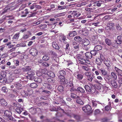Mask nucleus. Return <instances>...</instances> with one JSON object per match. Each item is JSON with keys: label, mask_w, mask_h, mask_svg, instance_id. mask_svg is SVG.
Wrapping results in <instances>:
<instances>
[{"label": "nucleus", "mask_w": 122, "mask_h": 122, "mask_svg": "<svg viewBox=\"0 0 122 122\" xmlns=\"http://www.w3.org/2000/svg\"><path fill=\"white\" fill-rule=\"evenodd\" d=\"M74 75L76 78L78 80H81L83 78V76L81 74H79L77 72H75L74 74Z\"/></svg>", "instance_id": "nucleus-7"}, {"label": "nucleus", "mask_w": 122, "mask_h": 122, "mask_svg": "<svg viewBox=\"0 0 122 122\" xmlns=\"http://www.w3.org/2000/svg\"><path fill=\"white\" fill-rule=\"evenodd\" d=\"M115 42L116 43L120 44H121L122 42L120 41L117 39V40H115Z\"/></svg>", "instance_id": "nucleus-59"}, {"label": "nucleus", "mask_w": 122, "mask_h": 122, "mask_svg": "<svg viewBox=\"0 0 122 122\" xmlns=\"http://www.w3.org/2000/svg\"><path fill=\"white\" fill-rule=\"evenodd\" d=\"M27 74H28L30 75V76H32L34 75V72H32L29 71L28 72Z\"/></svg>", "instance_id": "nucleus-53"}, {"label": "nucleus", "mask_w": 122, "mask_h": 122, "mask_svg": "<svg viewBox=\"0 0 122 122\" xmlns=\"http://www.w3.org/2000/svg\"><path fill=\"white\" fill-rule=\"evenodd\" d=\"M0 103L3 106L5 107L7 105V103L5 100L3 99L0 100Z\"/></svg>", "instance_id": "nucleus-14"}, {"label": "nucleus", "mask_w": 122, "mask_h": 122, "mask_svg": "<svg viewBox=\"0 0 122 122\" xmlns=\"http://www.w3.org/2000/svg\"><path fill=\"white\" fill-rule=\"evenodd\" d=\"M66 37L64 35H62L60 36V40L61 41H66Z\"/></svg>", "instance_id": "nucleus-34"}, {"label": "nucleus", "mask_w": 122, "mask_h": 122, "mask_svg": "<svg viewBox=\"0 0 122 122\" xmlns=\"http://www.w3.org/2000/svg\"><path fill=\"white\" fill-rule=\"evenodd\" d=\"M92 109L91 106L89 105H87L83 107L82 110L85 112L90 111Z\"/></svg>", "instance_id": "nucleus-6"}, {"label": "nucleus", "mask_w": 122, "mask_h": 122, "mask_svg": "<svg viewBox=\"0 0 122 122\" xmlns=\"http://www.w3.org/2000/svg\"><path fill=\"white\" fill-rule=\"evenodd\" d=\"M69 44H67L66 45V47L65 48V50L66 53L68 54L69 53V51L70 49V48L69 46Z\"/></svg>", "instance_id": "nucleus-21"}, {"label": "nucleus", "mask_w": 122, "mask_h": 122, "mask_svg": "<svg viewBox=\"0 0 122 122\" xmlns=\"http://www.w3.org/2000/svg\"><path fill=\"white\" fill-rule=\"evenodd\" d=\"M102 49V47L99 45L96 46H95L94 48V50L97 51L101 50Z\"/></svg>", "instance_id": "nucleus-19"}, {"label": "nucleus", "mask_w": 122, "mask_h": 122, "mask_svg": "<svg viewBox=\"0 0 122 122\" xmlns=\"http://www.w3.org/2000/svg\"><path fill=\"white\" fill-rule=\"evenodd\" d=\"M29 111L32 114H35L37 112L36 108L34 107H32L29 109Z\"/></svg>", "instance_id": "nucleus-13"}, {"label": "nucleus", "mask_w": 122, "mask_h": 122, "mask_svg": "<svg viewBox=\"0 0 122 122\" xmlns=\"http://www.w3.org/2000/svg\"><path fill=\"white\" fill-rule=\"evenodd\" d=\"M27 77L28 79H29L30 80H33L34 79V77L33 76H28Z\"/></svg>", "instance_id": "nucleus-60"}, {"label": "nucleus", "mask_w": 122, "mask_h": 122, "mask_svg": "<svg viewBox=\"0 0 122 122\" xmlns=\"http://www.w3.org/2000/svg\"><path fill=\"white\" fill-rule=\"evenodd\" d=\"M77 57L79 61V63L84 64L86 63V61L84 58L80 57L78 55L77 56Z\"/></svg>", "instance_id": "nucleus-8"}, {"label": "nucleus", "mask_w": 122, "mask_h": 122, "mask_svg": "<svg viewBox=\"0 0 122 122\" xmlns=\"http://www.w3.org/2000/svg\"><path fill=\"white\" fill-rule=\"evenodd\" d=\"M56 42H53L52 43V45L53 47L55 49L59 50L60 48L59 46L58 45Z\"/></svg>", "instance_id": "nucleus-15"}, {"label": "nucleus", "mask_w": 122, "mask_h": 122, "mask_svg": "<svg viewBox=\"0 0 122 122\" xmlns=\"http://www.w3.org/2000/svg\"><path fill=\"white\" fill-rule=\"evenodd\" d=\"M30 53L33 56H35L38 54V51L34 48H31L29 51Z\"/></svg>", "instance_id": "nucleus-4"}, {"label": "nucleus", "mask_w": 122, "mask_h": 122, "mask_svg": "<svg viewBox=\"0 0 122 122\" xmlns=\"http://www.w3.org/2000/svg\"><path fill=\"white\" fill-rule=\"evenodd\" d=\"M76 102L77 103L81 105H82L84 104V102L81 99L78 97V98H77L76 100Z\"/></svg>", "instance_id": "nucleus-23"}, {"label": "nucleus", "mask_w": 122, "mask_h": 122, "mask_svg": "<svg viewBox=\"0 0 122 122\" xmlns=\"http://www.w3.org/2000/svg\"><path fill=\"white\" fill-rule=\"evenodd\" d=\"M86 57L90 59H91L92 57V56L91 52H86L85 54Z\"/></svg>", "instance_id": "nucleus-28"}, {"label": "nucleus", "mask_w": 122, "mask_h": 122, "mask_svg": "<svg viewBox=\"0 0 122 122\" xmlns=\"http://www.w3.org/2000/svg\"><path fill=\"white\" fill-rule=\"evenodd\" d=\"M35 3H34L32 4L30 7V9L31 10L33 9L34 8H35Z\"/></svg>", "instance_id": "nucleus-63"}, {"label": "nucleus", "mask_w": 122, "mask_h": 122, "mask_svg": "<svg viewBox=\"0 0 122 122\" xmlns=\"http://www.w3.org/2000/svg\"><path fill=\"white\" fill-rule=\"evenodd\" d=\"M117 39L121 42H122V36H118L117 37Z\"/></svg>", "instance_id": "nucleus-55"}, {"label": "nucleus", "mask_w": 122, "mask_h": 122, "mask_svg": "<svg viewBox=\"0 0 122 122\" xmlns=\"http://www.w3.org/2000/svg\"><path fill=\"white\" fill-rule=\"evenodd\" d=\"M34 80L37 83H41L42 81V79L40 78H36L34 79Z\"/></svg>", "instance_id": "nucleus-24"}, {"label": "nucleus", "mask_w": 122, "mask_h": 122, "mask_svg": "<svg viewBox=\"0 0 122 122\" xmlns=\"http://www.w3.org/2000/svg\"><path fill=\"white\" fill-rule=\"evenodd\" d=\"M47 74H45L46 76H49L52 77H53L55 76V75L53 72L51 71L48 72L47 73Z\"/></svg>", "instance_id": "nucleus-20"}, {"label": "nucleus", "mask_w": 122, "mask_h": 122, "mask_svg": "<svg viewBox=\"0 0 122 122\" xmlns=\"http://www.w3.org/2000/svg\"><path fill=\"white\" fill-rule=\"evenodd\" d=\"M84 88L86 91L87 92H91L92 93H93L96 91L95 88L93 85L91 86V87L88 85H85Z\"/></svg>", "instance_id": "nucleus-3"}, {"label": "nucleus", "mask_w": 122, "mask_h": 122, "mask_svg": "<svg viewBox=\"0 0 122 122\" xmlns=\"http://www.w3.org/2000/svg\"><path fill=\"white\" fill-rule=\"evenodd\" d=\"M112 86L114 88H117V85L115 80H112L110 82Z\"/></svg>", "instance_id": "nucleus-12"}, {"label": "nucleus", "mask_w": 122, "mask_h": 122, "mask_svg": "<svg viewBox=\"0 0 122 122\" xmlns=\"http://www.w3.org/2000/svg\"><path fill=\"white\" fill-rule=\"evenodd\" d=\"M72 45L74 48L76 49H78L79 48V44L76 43V42H73Z\"/></svg>", "instance_id": "nucleus-18"}, {"label": "nucleus", "mask_w": 122, "mask_h": 122, "mask_svg": "<svg viewBox=\"0 0 122 122\" xmlns=\"http://www.w3.org/2000/svg\"><path fill=\"white\" fill-rule=\"evenodd\" d=\"M36 14V12H34L31 13V14H29V16H28L29 17H30L35 16V15Z\"/></svg>", "instance_id": "nucleus-54"}, {"label": "nucleus", "mask_w": 122, "mask_h": 122, "mask_svg": "<svg viewBox=\"0 0 122 122\" xmlns=\"http://www.w3.org/2000/svg\"><path fill=\"white\" fill-rule=\"evenodd\" d=\"M102 2H103V1L102 0H100L95 2L96 6L98 7L100 6Z\"/></svg>", "instance_id": "nucleus-36"}, {"label": "nucleus", "mask_w": 122, "mask_h": 122, "mask_svg": "<svg viewBox=\"0 0 122 122\" xmlns=\"http://www.w3.org/2000/svg\"><path fill=\"white\" fill-rule=\"evenodd\" d=\"M49 58V57L47 55H45L42 57V59L44 61H47Z\"/></svg>", "instance_id": "nucleus-33"}, {"label": "nucleus", "mask_w": 122, "mask_h": 122, "mask_svg": "<svg viewBox=\"0 0 122 122\" xmlns=\"http://www.w3.org/2000/svg\"><path fill=\"white\" fill-rule=\"evenodd\" d=\"M45 85L46 87L49 90L52 88V86L49 84H46Z\"/></svg>", "instance_id": "nucleus-49"}, {"label": "nucleus", "mask_w": 122, "mask_h": 122, "mask_svg": "<svg viewBox=\"0 0 122 122\" xmlns=\"http://www.w3.org/2000/svg\"><path fill=\"white\" fill-rule=\"evenodd\" d=\"M77 89L81 92L84 93L85 92V91L84 89L83 88L81 87H78L77 88Z\"/></svg>", "instance_id": "nucleus-39"}, {"label": "nucleus", "mask_w": 122, "mask_h": 122, "mask_svg": "<svg viewBox=\"0 0 122 122\" xmlns=\"http://www.w3.org/2000/svg\"><path fill=\"white\" fill-rule=\"evenodd\" d=\"M93 106L94 107H96L97 105V101H92Z\"/></svg>", "instance_id": "nucleus-46"}, {"label": "nucleus", "mask_w": 122, "mask_h": 122, "mask_svg": "<svg viewBox=\"0 0 122 122\" xmlns=\"http://www.w3.org/2000/svg\"><path fill=\"white\" fill-rule=\"evenodd\" d=\"M21 72L20 69H18L15 70L14 71V72L16 74H19Z\"/></svg>", "instance_id": "nucleus-57"}, {"label": "nucleus", "mask_w": 122, "mask_h": 122, "mask_svg": "<svg viewBox=\"0 0 122 122\" xmlns=\"http://www.w3.org/2000/svg\"><path fill=\"white\" fill-rule=\"evenodd\" d=\"M42 92H44L47 94L49 95L51 93V92L49 91H47L46 90H43L42 91Z\"/></svg>", "instance_id": "nucleus-52"}, {"label": "nucleus", "mask_w": 122, "mask_h": 122, "mask_svg": "<svg viewBox=\"0 0 122 122\" xmlns=\"http://www.w3.org/2000/svg\"><path fill=\"white\" fill-rule=\"evenodd\" d=\"M66 8V6H61L59 5L58 6V9L59 10H63Z\"/></svg>", "instance_id": "nucleus-41"}, {"label": "nucleus", "mask_w": 122, "mask_h": 122, "mask_svg": "<svg viewBox=\"0 0 122 122\" xmlns=\"http://www.w3.org/2000/svg\"><path fill=\"white\" fill-rule=\"evenodd\" d=\"M42 66L44 67L48 66H49V64L46 63L45 62L41 64Z\"/></svg>", "instance_id": "nucleus-50"}, {"label": "nucleus", "mask_w": 122, "mask_h": 122, "mask_svg": "<svg viewBox=\"0 0 122 122\" xmlns=\"http://www.w3.org/2000/svg\"><path fill=\"white\" fill-rule=\"evenodd\" d=\"M115 69L116 72L118 73V75H119L120 74H122V71L119 69L116 66L114 67Z\"/></svg>", "instance_id": "nucleus-25"}, {"label": "nucleus", "mask_w": 122, "mask_h": 122, "mask_svg": "<svg viewBox=\"0 0 122 122\" xmlns=\"http://www.w3.org/2000/svg\"><path fill=\"white\" fill-rule=\"evenodd\" d=\"M29 38V36L27 35H26L23 36V38L26 39Z\"/></svg>", "instance_id": "nucleus-62"}, {"label": "nucleus", "mask_w": 122, "mask_h": 122, "mask_svg": "<svg viewBox=\"0 0 122 122\" xmlns=\"http://www.w3.org/2000/svg\"><path fill=\"white\" fill-rule=\"evenodd\" d=\"M29 12L27 9H25L23 11H21V17H25L26 16V15L28 14Z\"/></svg>", "instance_id": "nucleus-11"}, {"label": "nucleus", "mask_w": 122, "mask_h": 122, "mask_svg": "<svg viewBox=\"0 0 122 122\" xmlns=\"http://www.w3.org/2000/svg\"><path fill=\"white\" fill-rule=\"evenodd\" d=\"M110 106H107L105 107V110L107 111H108L110 109Z\"/></svg>", "instance_id": "nucleus-56"}, {"label": "nucleus", "mask_w": 122, "mask_h": 122, "mask_svg": "<svg viewBox=\"0 0 122 122\" xmlns=\"http://www.w3.org/2000/svg\"><path fill=\"white\" fill-rule=\"evenodd\" d=\"M105 42L109 46L112 45V42H111V40L108 38H106L105 39Z\"/></svg>", "instance_id": "nucleus-26"}, {"label": "nucleus", "mask_w": 122, "mask_h": 122, "mask_svg": "<svg viewBox=\"0 0 122 122\" xmlns=\"http://www.w3.org/2000/svg\"><path fill=\"white\" fill-rule=\"evenodd\" d=\"M1 91L4 92L6 93L7 91V89L5 87H3L1 89Z\"/></svg>", "instance_id": "nucleus-44"}, {"label": "nucleus", "mask_w": 122, "mask_h": 122, "mask_svg": "<svg viewBox=\"0 0 122 122\" xmlns=\"http://www.w3.org/2000/svg\"><path fill=\"white\" fill-rule=\"evenodd\" d=\"M15 110L17 113L20 114L23 110V109L20 107H17L16 108Z\"/></svg>", "instance_id": "nucleus-17"}, {"label": "nucleus", "mask_w": 122, "mask_h": 122, "mask_svg": "<svg viewBox=\"0 0 122 122\" xmlns=\"http://www.w3.org/2000/svg\"><path fill=\"white\" fill-rule=\"evenodd\" d=\"M116 29L118 30H122V28L120 27L119 24H117L116 25Z\"/></svg>", "instance_id": "nucleus-48"}, {"label": "nucleus", "mask_w": 122, "mask_h": 122, "mask_svg": "<svg viewBox=\"0 0 122 122\" xmlns=\"http://www.w3.org/2000/svg\"><path fill=\"white\" fill-rule=\"evenodd\" d=\"M104 64L107 66V68L108 69L110 66H111L110 62L108 60H105L104 61Z\"/></svg>", "instance_id": "nucleus-16"}, {"label": "nucleus", "mask_w": 122, "mask_h": 122, "mask_svg": "<svg viewBox=\"0 0 122 122\" xmlns=\"http://www.w3.org/2000/svg\"><path fill=\"white\" fill-rule=\"evenodd\" d=\"M63 87L62 86H59L58 87V90L60 92H61L63 90Z\"/></svg>", "instance_id": "nucleus-47"}, {"label": "nucleus", "mask_w": 122, "mask_h": 122, "mask_svg": "<svg viewBox=\"0 0 122 122\" xmlns=\"http://www.w3.org/2000/svg\"><path fill=\"white\" fill-rule=\"evenodd\" d=\"M58 79L60 80V83L61 84H66L67 83V81L66 79L65 76H58Z\"/></svg>", "instance_id": "nucleus-5"}, {"label": "nucleus", "mask_w": 122, "mask_h": 122, "mask_svg": "<svg viewBox=\"0 0 122 122\" xmlns=\"http://www.w3.org/2000/svg\"><path fill=\"white\" fill-rule=\"evenodd\" d=\"M102 61V60H100L99 58L97 59L96 60L97 64L99 65L101 64Z\"/></svg>", "instance_id": "nucleus-38"}, {"label": "nucleus", "mask_w": 122, "mask_h": 122, "mask_svg": "<svg viewBox=\"0 0 122 122\" xmlns=\"http://www.w3.org/2000/svg\"><path fill=\"white\" fill-rule=\"evenodd\" d=\"M89 41L86 39H85L82 41V48L84 49L87 51L90 48Z\"/></svg>", "instance_id": "nucleus-1"}, {"label": "nucleus", "mask_w": 122, "mask_h": 122, "mask_svg": "<svg viewBox=\"0 0 122 122\" xmlns=\"http://www.w3.org/2000/svg\"><path fill=\"white\" fill-rule=\"evenodd\" d=\"M111 75L113 79L115 80L117 79V77L116 73L112 72L111 73Z\"/></svg>", "instance_id": "nucleus-29"}, {"label": "nucleus", "mask_w": 122, "mask_h": 122, "mask_svg": "<svg viewBox=\"0 0 122 122\" xmlns=\"http://www.w3.org/2000/svg\"><path fill=\"white\" fill-rule=\"evenodd\" d=\"M117 9V8H116L112 9H109V11L113 12L116 10Z\"/></svg>", "instance_id": "nucleus-64"}, {"label": "nucleus", "mask_w": 122, "mask_h": 122, "mask_svg": "<svg viewBox=\"0 0 122 122\" xmlns=\"http://www.w3.org/2000/svg\"><path fill=\"white\" fill-rule=\"evenodd\" d=\"M114 26V24L111 23H108L107 25V27H108L110 29H113Z\"/></svg>", "instance_id": "nucleus-32"}, {"label": "nucleus", "mask_w": 122, "mask_h": 122, "mask_svg": "<svg viewBox=\"0 0 122 122\" xmlns=\"http://www.w3.org/2000/svg\"><path fill=\"white\" fill-rule=\"evenodd\" d=\"M31 69V67L30 66H27L26 67L23 68L22 70L24 72L27 71Z\"/></svg>", "instance_id": "nucleus-30"}, {"label": "nucleus", "mask_w": 122, "mask_h": 122, "mask_svg": "<svg viewBox=\"0 0 122 122\" xmlns=\"http://www.w3.org/2000/svg\"><path fill=\"white\" fill-rule=\"evenodd\" d=\"M66 84H67L68 86L72 87L73 86V84L72 81H70L69 82H67V83Z\"/></svg>", "instance_id": "nucleus-42"}, {"label": "nucleus", "mask_w": 122, "mask_h": 122, "mask_svg": "<svg viewBox=\"0 0 122 122\" xmlns=\"http://www.w3.org/2000/svg\"><path fill=\"white\" fill-rule=\"evenodd\" d=\"M100 70L102 75L105 76L107 75V71L105 70L104 69L102 68H101L100 69Z\"/></svg>", "instance_id": "nucleus-22"}, {"label": "nucleus", "mask_w": 122, "mask_h": 122, "mask_svg": "<svg viewBox=\"0 0 122 122\" xmlns=\"http://www.w3.org/2000/svg\"><path fill=\"white\" fill-rule=\"evenodd\" d=\"M19 33H16L15 34L13 37L14 39H18L19 37Z\"/></svg>", "instance_id": "nucleus-51"}, {"label": "nucleus", "mask_w": 122, "mask_h": 122, "mask_svg": "<svg viewBox=\"0 0 122 122\" xmlns=\"http://www.w3.org/2000/svg\"><path fill=\"white\" fill-rule=\"evenodd\" d=\"M5 118L8 120H10L14 122L16 121V120L11 116L12 113L8 110L5 111L4 113Z\"/></svg>", "instance_id": "nucleus-2"}, {"label": "nucleus", "mask_w": 122, "mask_h": 122, "mask_svg": "<svg viewBox=\"0 0 122 122\" xmlns=\"http://www.w3.org/2000/svg\"><path fill=\"white\" fill-rule=\"evenodd\" d=\"M59 74L60 75L59 76H61V77L64 76L66 74V72L65 71H60L59 72Z\"/></svg>", "instance_id": "nucleus-31"}, {"label": "nucleus", "mask_w": 122, "mask_h": 122, "mask_svg": "<svg viewBox=\"0 0 122 122\" xmlns=\"http://www.w3.org/2000/svg\"><path fill=\"white\" fill-rule=\"evenodd\" d=\"M90 52L92 56V55L94 56H95L97 53V51H95V50H94L91 51H90Z\"/></svg>", "instance_id": "nucleus-45"}, {"label": "nucleus", "mask_w": 122, "mask_h": 122, "mask_svg": "<svg viewBox=\"0 0 122 122\" xmlns=\"http://www.w3.org/2000/svg\"><path fill=\"white\" fill-rule=\"evenodd\" d=\"M81 38L79 36H76L74 38V39L76 41H80L81 40Z\"/></svg>", "instance_id": "nucleus-40"}, {"label": "nucleus", "mask_w": 122, "mask_h": 122, "mask_svg": "<svg viewBox=\"0 0 122 122\" xmlns=\"http://www.w3.org/2000/svg\"><path fill=\"white\" fill-rule=\"evenodd\" d=\"M93 42L95 44H97L99 42V40L98 38V37L97 35L93 36L92 37Z\"/></svg>", "instance_id": "nucleus-9"}, {"label": "nucleus", "mask_w": 122, "mask_h": 122, "mask_svg": "<svg viewBox=\"0 0 122 122\" xmlns=\"http://www.w3.org/2000/svg\"><path fill=\"white\" fill-rule=\"evenodd\" d=\"M30 86L32 88H36L37 87V85L36 83H33L30 85Z\"/></svg>", "instance_id": "nucleus-37"}, {"label": "nucleus", "mask_w": 122, "mask_h": 122, "mask_svg": "<svg viewBox=\"0 0 122 122\" xmlns=\"http://www.w3.org/2000/svg\"><path fill=\"white\" fill-rule=\"evenodd\" d=\"M82 68H83V69L86 71H88L89 69L88 68L87 66H82Z\"/></svg>", "instance_id": "nucleus-58"}, {"label": "nucleus", "mask_w": 122, "mask_h": 122, "mask_svg": "<svg viewBox=\"0 0 122 122\" xmlns=\"http://www.w3.org/2000/svg\"><path fill=\"white\" fill-rule=\"evenodd\" d=\"M47 70L46 69H41L40 70V72H41L40 74L47 73Z\"/></svg>", "instance_id": "nucleus-43"}, {"label": "nucleus", "mask_w": 122, "mask_h": 122, "mask_svg": "<svg viewBox=\"0 0 122 122\" xmlns=\"http://www.w3.org/2000/svg\"><path fill=\"white\" fill-rule=\"evenodd\" d=\"M45 74H47V73L42 74H41L40 75V76H42L44 78H46V77L47 76H46V75H45Z\"/></svg>", "instance_id": "nucleus-61"}, {"label": "nucleus", "mask_w": 122, "mask_h": 122, "mask_svg": "<svg viewBox=\"0 0 122 122\" xmlns=\"http://www.w3.org/2000/svg\"><path fill=\"white\" fill-rule=\"evenodd\" d=\"M87 78L88 81H92L94 78L93 74H90L89 76H88Z\"/></svg>", "instance_id": "nucleus-27"}, {"label": "nucleus", "mask_w": 122, "mask_h": 122, "mask_svg": "<svg viewBox=\"0 0 122 122\" xmlns=\"http://www.w3.org/2000/svg\"><path fill=\"white\" fill-rule=\"evenodd\" d=\"M111 79V77L109 76H106V78H105V81H108V83L109 84L110 83V81Z\"/></svg>", "instance_id": "nucleus-35"}, {"label": "nucleus", "mask_w": 122, "mask_h": 122, "mask_svg": "<svg viewBox=\"0 0 122 122\" xmlns=\"http://www.w3.org/2000/svg\"><path fill=\"white\" fill-rule=\"evenodd\" d=\"M57 102L60 103L61 102L63 103L64 104H66V102L63 100V97L62 96H60L57 98L56 99Z\"/></svg>", "instance_id": "nucleus-10"}]
</instances>
